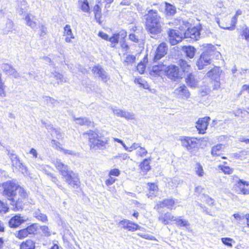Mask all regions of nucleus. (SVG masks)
Returning a JSON list of instances; mask_svg holds the SVG:
<instances>
[{
  "label": "nucleus",
  "mask_w": 249,
  "mask_h": 249,
  "mask_svg": "<svg viewBox=\"0 0 249 249\" xmlns=\"http://www.w3.org/2000/svg\"><path fill=\"white\" fill-rule=\"evenodd\" d=\"M143 17L145 20V29L151 37L162 32L163 22L157 10H149Z\"/></svg>",
  "instance_id": "1"
},
{
  "label": "nucleus",
  "mask_w": 249,
  "mask_h": 249,
  "mask_svg": "<svg viewBox=\"0 0 249 249\" xmlns=\"http://www.w3.org/2000/svg\"><path fill=\"white\" fill-rule=\"evenodd\" d=\"M83 135L88 137L90 149L98 150L107 148L108 144L107 138L99 136L98 134L91 130L84 133Z\"/></svg>",
  "instance_id": "2"
},
{
  "label": "nucleus",
  "mask_w": 249,
  "mask_h": 249,
  "mask_svg": "<svg viewBox=\"0 0 249 249\" xmlns=\"http://www.w3.org/2000/svg\"><path fill=\"white\" fill-rule=\"evenodd\" d=\"M3 188V195L11 202L10 204L14 206L15 196L16 185L15 183L11 181H7L2 184Z\"/></svg>",
  "instance_id": "3"
},
{
  "label": "nucleus",
  "mask_w": 249,
  "mask_h": 249,
  "mask_svg": "<svg viewBox=\"0 0 249 249\" xmlns=\"http://www.w3.org/2000/svg\"><path fill=\"white\" fill-rule=\"evenodd\" d=\"M65 182L70 186L73 188H78L80 184L78 174L71 171L63 178Z\"/></svg>",
  "instance_id": "4"
},
{
  "label": "nucleus",
  "mask_w": 249,
  "mask_h": 249,
  "mask_svg": "<svg viewBox=\"0 0 249 249\" xmlns=\"http://www.w3.org/2000/svg\"><path fill=\"white\" fill-rule=\"evenodd\" d=\"M211 51H206L201 54L200 58L196 62V65L199 70L207 69V66L211 65Z\"/></svg>",
  "instance_id": "5"
},
{
  "label": "nucleus",
  "mask_w": 249,
  "mask_h": 249,
  "mask_svg": "<svg viewBox=\"0 0 249 249\" xmlns=\"http://www.w3.org/2000/svg\"><path fill=\"white\" fill-rule=\"evenodd\" d=\"M168 39L171 45H175L181 42L182 38V34L178 30L169 29L167 32Z\"/></svg>",
  "instance_id": "6"
},
{
  "label": "nucleus",
  "mask_w": 249,
  "mask_h": 249,
  "mask_svg": "<svg viewBox=\"0 0 249 249\" xmlns=\"http://www.w3.org/2000/svg\"><path fill=\"white\" fill-rule=\"evenodd\" d=\"M168 46L165 43H160L157 48L156 51L154 53L153 61L154 62L161 59L167 53Z\"/></svg>",
  "instance_id": "7"
},
{
  "label": "nucleus",
  "mask_w": 249,
  "mask_h": 249,
  "mask_svg": "<svg viewBox=\"0 0 249 249\" xmlns=\"http://www.w3.org/2000/svg\"><path fill=\"white\" fill-rule=\"evenodd\" d=\"M199 140L200 139L198 140L196 138L189 137H183L181 139L182 146L185 147L188 150L196 147Z\"/></svg>",
  "instance_id": "8"
},
{
  "label": "nucleus",
  "mask_w": 249,
  "mask_h": 249,
  "mask_svg": "<svg viewBox=\"0 0 249 249\" xmlns=\"http://www.w3.org/2000/svg\"><path fill=\"white\" fill-rule=\"evenodd\" d=\"M166 72L168 77L174 81L182 77V74L179 71L178 67L176 66H168Z\"/></svg>",
  "instance_id": "9"
},
{
  "label": "nucleus",
  "mask_w": 249,
  "mask_h": 249,
  "mask_svg": "<svg viewBox=\"0 0 249 249\" xmlns=\"http://www.w3.org/2000/svg\"><path fill=\"white\" fill-rule=\"evenodd\" d=\"M126 36V32L124 30H121L118 33L113 34L112 36L109 37L108 39V40L111 42L110 47H115L119 41L124 40Z\"/></svg>",
  "instance_id": "10"
},
{
  "label": "nucleus",
  "mask_w": 249,
  "mask_h": 249,
  "mask_svg": "<svg viewBox=\"0 0 249 249\" xmlns=\"http://www.w3.org/2000/svg\"><path fill=\"white\" fill-rule=\"evenodd\" d=\"M36 231V226L34 224H32L25 229L19 230L18 235H17V237L22 239L27 237L29 235L35 234Z\"/></svg>",
  "instance_id": "11"
},
{
  "label": "nucleus",
  "mask_w": 249,
  "mask_h": 249,
  "mask_svg": "<svg viewBox=\"0 0 249 249\" xmlns=\"http://www.w3.org/2000/svg\"><path fill=\"white\" fill-rule=\"evenodd\" d=\"M54 164L59 174L62 176V178L71 171L67 165L65 164L60 160H56L54 161Z\"/></svg>",
  "instance_id": "12"
},
{
  "label": "nucleus",
  "mask_w": 249,
  "mask_h": 249,
  "mask_svg": "<svg viewBox=\"0 0 249 249\" xmlns=\"http://www.w3.org/2000/svg\"><path fill=\"white\" fill-rule=\"evenodd\" d=\"M210 120L209 117H205L198 119L196 122V127L199 131V133L204 134L205 133Z\"/></svg>",
  "instance_id": "13"
},
{
  "label": "nucleus",
  "mask_w": 249,
  "mask_h": 249,
  "mask_svg": "<svg viewBox=\"0 0 249 249\" xmlns=\"http://www.w3.org/2000/svg\"><path fill=\"white\" fill-rule=\"evenodd\" d=\"M92 71L94 74L98 75L104 83H107L109 79L107 72L99 65L93 67Z\"/></svg>",
  "instance_id": "14"
},
{
  "label": "nucleus",
  "mask_w": 249,
  "mask_h": 249,
  "mask_svg": "<svg viewBox=\"0 0 249 249\" xmlns=\"http://www.w3.org/2000/svg\"><path fill=\"white\" fill-rule=\"evenodd\" d=\"M119 225L123 228L129 231H133L139 229L140 227L137 224L127 219H123L119 222Z\"/></svg>",
  "instance_id": "15"
},
{
  "label": "nucleus",
  "mask_w": 249,
  "mask_h": 249,
  "mask_svg": "<svg viewBox=\"0 0 249 249\" xmlns=\"http://www.w3.org/2000/svg\"><path fill=\"white\" fill-rule=\"evenodd\" d=\"M17 191H18V194L21 197L17 200V210H18L19 209H22L23 206L20 205V203L25 202L27 194L23 188L18 185H17Z\"/></svg>",
  "instance_id": "16"
},
{
  "label": "nucleus",
  "mask_w": 249,
  "mask_h": 249,
  "mask_svg": "<svg viewBox=\"0 0 249 249\" xmlns=\"http://www.w3.org/2000/svg\"><path fill=\"white\" fill-rule=\"evenodd\" d=\"M200 35L199 30L194 27L188 28L184 33V36L186 38H191L197 40L199 38Z\"/></svg>",
  "instance_id": "17"
},
{
  "label": "nucleus",
  "mask_w": 249,
  "mask_h": 249,
  "mask_svg": "<svg viewBox=\"0 0 249 249\" xmlns=\"http://www.w3.org/2000/svg\"><path fill=\"white\" fill-rule=\"evenodd\" d=\"M213 65H211L208 69H210V70L207 73V76L211 77L212 79L216 80L220 75V69L218 67H213Z\"/></svg>",
  "instance_id": "18"
},
{
  "label": "nucleus",
  "mask_w": 249,
  "mask_h": 249,
  "mask_svg": "<svg viewBox=\"0 0 249 249\" xmlns=\"http://www.w3.org/2000/svg\"><path fill=\"white\" fill-rule=\"evenodd\" d=\"M236 185L242 194L248 195L249 194V189L246 187V186L248 187L249 186V182L238 178L236 181Z\"/></svg>",
  "instance_id": "19"
},
{
  "label": "nucleus",
  "mask_w": 249,
  "mask_h": 249,
  "mask_svg": "<svg viewBox=\"0 0 249 249\" xmlns=\"http://www.w3.org/2000/svg\"><path fill=\"white\" fill-rule=\"evenodd\" d=\"M26 24L32 29L36 30L37 29V24L36 21L35 17L31 14H27L25 17Z\"/></svg>",
  "instance_id": "20"
},
{
  "label": "nucleus",
  "mask_w": 249,
  "mask_h": 249,
  "mask_svg": "<svg viewBox=\"0 0 249 249\" xmlns=\"http://www.w3.org/2000/svg\"><path fill=\"white\" fill-rule=\"evenodd\" d=\"M175 203V201L173 199H165L163 201L159 202L156 207L158 209L161 208L167 207L168 209L172 210L173 209Z\"/></svg>",
  "instance_id": "21"
},
{
  "label": "nucleus",
  "mask_w": 249,
  "mask_h": 249,
  "mask_svg": "<svg viewBox=\"0 0 249 249\" xmlns=\"http://www.w3.org/2000/svg\"><path fill=\"white\" fill-rule=\"evenodd\" d=\"M175 217L170 213H161L159 216V220L164 225L168 224L170 221H174Z\"/></svg>",
  "instance_id": "22"
},
{
  "label": "nucleus",
  "mask_w": 249,
  "mask_h": 249,
  "mask_svg": "<svg viewBox=\"0 0 249 249\" xmlns=\"http://www.w3.org/2000/svg\"><path fill=\"white\" fill-rule=\"evenodd\" d=\"M174 93L181 98H187L190 96L189 92L184 85L181 86L175 89Z\"/></svg>",
  "instance_id": "23"
},
{
  "label": "nucleus",
  "mask_w": 249,
  "mask_h": 249,
  "mask_svg": "<svg viewBox=\"0 0 249 249\" xmlns=\"http://www.w3.org/2000/svg\"><path fill=\"white\" fill-rule=\"evenodd\" d=\"M167 69L166 66L163 63H159L158 65H154L152 67L150 72L152 74L160 75L161 71H165Z\"/></svg>",
  "instance_id": "24"
},
{
  "label": "nucleus",
  "mask_w": 249,
  "mask_h": 249,
  "mask_svg": "<svg viewBox=\"0 0 249 249\" xmlns=\"http://www.w3.org/2000/svg\"><path fill=\"white\" fill-rule=\"evenodd\" d=\"M241 14H242V11L240 10H238L236 11L235 15H234V17H233V18L231 19V26H229V27L222 26L220 25L219 21L218 20L217 21V22L221 28H223L224 29H227V30H233L234 29L235 24H236L237 20V16L241 15Z\"/></svg>",
  "instance_id": "25"
},
{
  "label": "nucleus",
  "mask_w": 249,
  "mask_h": 249,
  "mask_svg": "<svg viewBox=\"0 0 249 249\" xmlns=\"http://www.w3.org/2000/svg\"><path fill=\"white\" fill-rule=\"evenodd\" d=\"M98 4L94 5L93 8V11L94 14L95 19L96 21L100 24H101V18H102V11L101 8L99 5V3H101V0L98 1Z\"/></svg>",
  "instance_id": "26"
},
{
  "label": "nucleus",
  "mask_w": 249,
  "mask_h": 249,
  "mask_svg": "<svg viewBox=\"0 0 249 249\" xmlns=\"http://www.w3.org/2000/svg\"><path fill=\"white\" fill-rule=\"evenodd\" d=\"M74 120L76 122V123L81 125H87V126H93V122L91 121L89 118L86 117L82 118H76L73 117Z\"/></svg>",
  "instance_id": "27"
},
{
  "label": "nucleus",
  "mask_w": 249,
  "mask_h": 249,
  "mask_svg": "<svg viewBox=\"0 0 249 249\" xmlns=\"http://www.w3.org/2000/svg\"><path fill=\"white\" fill-rule=\"evenodd\" d=\"M148 186L149 187V193L146 195L148 198L152 199L158 193V187L157 185L153 183H148Z\"/></svg>",
  "instance_id": "28"
},
{
  "label": "nucleus",
  "mask_w": 249,
  "mask_h": 249,
  "mask_svg": "<svg viewBox=\"0 0 249 249\" xmlns=\"http://www.w3.org/2000/svg\"><path fill=\"white\" fill-rule=\"evenodd\" d=\"M18 166V170L24 177H28L30 175V172L28 170L27 167L23 163L21 162L19 160L17 159V166Z\"/></svg>",
  "instance_id": "29"
},
{
  "label": "nucleus",
  "mask_w": 249,
  "mask_h": 249,
  "mask_svg": "<svg viewBox=\"0 0 249 249\" xmlns=\"http://www.w3.org/2000/svg\"><path fill=\"white\" fill-rule=\"evenodd\" d=\"M78 4L83 12L90 13L89 3L88 0H78Z\"/></svg>",
  "instance_id": "30"
},
{
  "label": "nucleus",
  "mask_w": 249,
  "mask_h": 249,
  "mask_svg": "<svg viewBox=\"0 0 249 249\" xmlns=\"http://www.w3.org/2000/svg\"><path fill=\"white\" fill-rule=\"evenodd\" d=\"M186 82L188 85L192 88L196 87L197 85V81L195 79L194 76L191 73L187 74Z\"/></svg>",
  "instance_id": "31"
},
{
  "label": "nucleus",
  "mask_w": 249,
  "mask_h": 249,
  "mask_svg": "<svg viewBox=\"0 0 249 249\" xmlns=\"http://www.w3.org/2000/svg\"><path fill=\"white\" fill-rule=\"evenodd\" d=\"M223 146L221 144H217L212 148L211 154L213 156H219L223 151Z\"/></svg>",
  "instance_id": "32"
},
{
  "label": "nucleus",
  "mask_w": 249,
  "mask_h": 249,
  "mask_svg": "<svg viewBox=\"0 0 249 249\" xmlns=\"http://www.w3.org/2000/svg\"><path fill=\"white\" fill-rule=\"evenodd\" d=\"M35 243L31 240H27L22 242L20 246V249H35Z\"/></svg>",
  "instance_id": "33"
},
{
  "label": "nucleus",
  "mask_w": 249,
  "mask_h": 249,
  "mask_svg": "<svg viewBox=\"0 0 249 249\" xmlns=\"http://www.w3.org/2000/svg\"><path fill=\"white\" fill-rule=\"evenodd\" d=\"M183 51L187 57L190 58L194 57L196 52V49L194 47L190 46H185L183 48Z\"/></svg>",
  "instance_id": "34"
},
{
  "label": "nucleus",
  "mask_w": 249,
  "mask_h": 249,
  "mask_svg": "<svg viewBox=\"0 0 249 249\" xmlns=\"http://www.w3.org/2000/svg\"><path fill=\"white\" fill-rule=\"evenodd\" d=\"M178 64L184 72L187 73L189 72L191 69V66L186 62V61L181 59L178 61Z\"/></svg>",
  "instance_id": "35"
},
{
  "label": "nucleus",
  "mask_w": 249,
  "mask_h": 249,
  "mask_svg": "<svg viewBox=\"0 0 249 249\" xmlns=\"http://www.w3.org/2000/svg\"><path fill=\"white\" fill-rule=\"evenodd\" d=\"M174 221H176V224L178 226L187 227L190 225L188 220L181 219L180 216L178 217H175Z\"/></svg>",
  "instance_id": "36"
},
{
  "label": "nucleus",
  "mask_w": 249,
  "mask_h": 249,
  "mask_svg": "<svg viewBox=\"0 0 249 249\" xmlns=\"http://www.w3.org/2000/svg\"><path fill=\"white\" fill-rule=\"evenodd\" d=\"M151 160L150 158L145 159L143 160L140 164V166L142 170L148 171L150 169V166L149 165V161Z\"/></svg>",
  "instance_id": "37"
},
{
  "label": "nucleus",
  "mask_w": 249,
  "mask_h": 249,
  "mask_svg": "<svg viewBox=\"0 0 249 249\" xmlns=\"http://www.w3.org/2000/svg\"><path fill=\"white\" fill-rule=\"evenodd\" d=\"M28 220V217L21 214H17V227Z\"/></svg>",
  "instance_id": "38"
},
{
  "label": "nucleus",
  "mask_w": 249,
  "mask_h": 249,
  "mask_svg": "<svg viewBox=\"0 0 249 249\" xmlns=\"http://www.w3.org/2000/svg\"><path fill=\"white\" fill-rule=\"evenodd\" d=\"M166 14L167 15H173L176 12V7L169 4L166 2V9H165Z\"/></svg>",
  "instance_id": "39"
},
{
  "label": "nucleus",
  "mask_w": 249,
  "mask_h": 249,
  "mask_svg": "<svg viewBox=\"0 0 249 249\" xmlns=\"http://www.w3.org/2000/svg\"><path fill=\"white\" fill-rule=\"evenodd\" d=\"M34 215L37 219L42 222H46L47 220V217L46 214L41 213L39 210L36 211L34 213Z\"/></svg>",
  "instance_id": "40"
},
{
  "label": "nucleus",
  "mask_w": 249,
  "mask_h": 249,
  "mask_svg": "<svg viewBox=\"0 0 249 249\" xmlns=\"http://www.w3.org/2000/svg\"><path fill=\"white\" fill-rule=\"evenodd\" d=\"M18 6L20 7L21 14L27 11V3L25 0H18Z\"/></svg>",
  "instance_id": "41"
},
{
  "label": "nucleus",
  "mask_w": 249,
  "mask_h": 249,
  "mask_svg": "<svg viewBox=\"0 0 249 249\" xmlns=\"http://www.w3.org/2000/svg\"><path fill=\"white\" fill-rule=\"evenodd\" d=\"M53 77L57 81V84H62L66 81L63 77V76L57 72L53 73Z\"/></svg>",
  "instance_id": "42"
},
{
  "label": "nucleus",
  "mask_w": 249,
  "mask_h": 249,
  "mask_svg": "<svg viewBox=\"0 0 249 249\" xmlns=\"http://www.w3.org/2000/svg\"><path fill=\"white\" fill-rule=\"evenodd\" d=\"M143 59H144L143 60V62H140L138 64L137 67V70L138 71L139 73H141V74L143 73L144 72V71H145V65L144 64V62H147V56L143 58Z\"/></svg>",
  "instance_id": "43"
},
{
  "label": "nucleus",
  "mask_w": 249,
  "mask_h": 249,
  "mask_svg": "<svg viewBox=\"0 0 249 249\" xmlns=\"http://www.w3.org/2000/svg\"><path fill=\"white\" fill-rule=\"evenodd\" d=\"M122 117H124L127 120H133L135 119V114L132 112H129L123 110Z\"/></svg>",
  "instance_id": "44"
},
{
  "label": "nucleus",
  "mask_w": 249,
  "mask_h": 249,
  "mask_svg": "<svg viewBox=\"0 0 249 249\" xmlns=\"http://www.w3.org/2000/svg\"><path fill=\"white\" fill-rule=\"evenodd\" d=\"M148 152L145 148L140 146L136 151V155L139 157H143L146 156Z\"/></svg>",
  "instance_id": "45"
},
{
  "label": "nucleus",
  "mask_w": 249,
  "mask_h": 249,
  "mask_svg": "<svg viewBox=\"0 0 249 249\" xmlns=\"http://www.w3.org/2000/svg\"><path fill=\"white\" fill-rule=\"evenodd\" d=\"M2 68L7 74H12L14 73V69L9 64H5Z\"/></svg>",
  "instance_id": "46"
},
{
  "label": "nucleus",
  "mask_w": 249,
  "mask_h": 249,
  "mask_svg": "<svg viewBox=\"0 0 249 249\" xmlns=\"http://www.w3.org/2000/svg\"><path fill=\"white\" fill-rule=\"evenodd\" d=\"M195 171L196 174L199 177H202L204 174V171L202 168V166L199 163H197L196 164V167L195 168Z\"/></svg>",
  "instance_id": "47"
},
{
  "label": "nucleus",
  "mask_w": 249,
  "mask_h": 249,
  "mask_svg": "<svg viewBox=\"0 0 249 249\" xmlns=\"http://www.w3.org/2000/svg\"><path fill=\"white\" fill-rule=\"evenodd\" d=\"M51 134L53 136H55L58 140L62 139L63 138V134L60 132L58 129L53 128Z\"/></svg>",
  "instance_id": "48"
},
{
  "label": "nucleus",
  "mask_w": 249,
  "mask_h": 249,
  "mask_svg": "<svg viewBox=\"0 0 249 249\" xmlns=\"http://www.w3.org/2000/svg\"><path fill=\"white\" fill-rule=\"evenodd\" d=\"M135 59L136 57L134 55L129 54L126 57L124 61V63L125 65L130 64L134 63Z\"/></svg>",
  "instance_id": "49"
},
{
  "label": "nucleus",
  "mask_w": 249,
  "mask_h": 249,
  "mask_svg": "<svg viewBox=\"0 0 249 249\" xmlns=\"http://www.w3.org/2000/svg\"><path fill=\"white\" fill-rule=\"evenodd\" d=\"M50 179L55 183L59 189L61 190L65 189L60 184V181L53 175H51L50 177Z\"/></svg>",
  "instance_id": "50"
},
{
  "label": "nucleus",
  "mask_w": 249,
  "mask_h": 249,
  "mask_svg": "<svg viewBox=\"0 0 249 249\" xmlns=\"http://www.w3.org/2000/svg\"><path fill=\"white\" fill-rule=\"evenodd\" d=\"M64 33L65 35H67L71 36V38H74V36L72 34L71 26L69 25H66L64 27Z\"/></svg>",
  "instance_id": "51"
},
{
  "label": "nucleus",
  "mask_w": 249,
  "mask_h": 249,
  "mask_svg": "<svg viewBox=\"0 0 249 249\" xmlns=\"http://www.w3.org/2000/svg\"><path fill=\"white\" fill-rule=\"evenodd\" d=\"M220 169L226 174H231L233 172L232 169L227 166H222L220 167Z\"/></svg>",
  "instance_id": "52"
},
{
  "label": "nucleus",
  "mask_w": 249,
  "mask_h": 249,
  "mask_svg": "<svg viewBox=\"0 0 249 249\" xmlns=\"http://www.w3.org/2000/svg\"><path fill=\"white\" fill-rule=\"evenodd\" d=\"M29 78L35 80H39L40 78L35 71H31L29 72Z\"/></svg>",
  "instance_id": "53"
},
{
  "label": "nucleus",
  "mask_w": 249,
  "mask_h": 249,
  "mask_svg": "<svg viewBox=\"0 0 249 249\" xmlns=\"http://www.w3.org/2000/svg\"><path fill=\"white\" fill-rule=\"evenodd\" d=\"M49 167L48 166L46 165H39L38 168L41 170H42L44 171V172L48 176H50V177L53 174L50 173L49 171H48L47 168Z\"/></svg>",
  "instance_id": "54"
},
{
  "label": "nucleus",
  "mask_w": 249,
  "mask_h": 249,
  "mask_svg": "<svg viewBox=\"0 0 249 249\" xmlns=\"http://www.w3.org/2000/svg\"><path fill=\"white\" fill-rule=\"evenodd\" d=\"M221 241L222 242V243L226 245V246H229V247H231L232 246V244L231 243V242L232 241V239L230 238H227V237H226V238H221Z\"/></svg>",
  "instance_id": "55"
},
{
  "label": "nucleus",
  "mask_w": 249,
  "mask_h": 249,
  "mask_svg": "<svg viewBox=\"0 0 249 249\" xmlns=\"http://www.w3.org/2000/svg\"><path fill=\"white\" fill-rule=\"evenodd\" d=\"M241 35L243 36L245 39L247 41H249V29L246 28L243 30L241 33Z\"/></svg>",
  "instance_id": "56"
},
{
  "label": "nucleus",
  "mask_w": 249,
  "mask_h": 249,
  "mask_svg": "<svg viewBox=\"0 0 249 249\" xmlns=\"http://www.w3.org/2000/svg\"><path fill=\"white\" fill-rule=\"evenodd\" d=\"M138 235L140 236H141L143 238L146 239H149L150 240H156V238H155L154 236H153L150 234H149L138 233Z\"/></svg>",
  "instance_id": "57"
},
{
  "label": "nucleus",
  "mask_w": 249,
  "mask_h": 249,
  "mask_svg": "<svg viewBox=\"0 0 249 249\" xmlns=\"http://www.w3.org/2000/svg\"><path fill=\"white\" fill-rule=\"evenodd\" d=\"M45 100L47 103L49 105L51 104L54 106L57 103V101L50 97L46 96Z\"/></svg>",
  "instance_id": "58"
},
{
  "label": "nucleus",
  "mask_w": 249,
  "mask_h": 249,
  "mask_svg": "<svg viewBox=\"0 0 249 249\" xmlns=\"http://www.w3.org/2000/svg\"><path fill=\"white\" fill-rule=\"evenodd\" d=\"M43 233L45 236H49L51 235V232L49 230V228L47 226H43L41 227Z\"/></svg>",
  "instance_id": "59"
},
{
  "label": "nucleus",
  "mask_w": 249,
  "mask_h": 249,
  "mask_svg": "<svg viewBox=\"0 0 249 249\" xmlns=\"http://www.w3.org/2000/svg\"><path fill=\"white\" fill-rule=\"evenodd\" d=\"M116 180V179L115 178L109 176V178L105 181V183L107 186H109L114 183Z\"/></svg>",
  "instance_id": "60"
},
{
  "label": "nucleus",
  "mask_w": 249,
  "mask_h": 249,
  "mask_svg": "<svg viewBox=\"0 0 249 249\" xmlns=\"http://www.w3.org/2000/svg\"><path fill=\"white\" fill-rule=\"evenodd\" d=\"M113 113L118 117H122L123 110L119 108H112Z\"/></svg>",
  "instance_id": "61"
},
{
  "label": "nucleus",
  "mask_w": 249,
  "mask_h": 249,
  "mask_svg": "<svg viewBox=\"0 0 249 249\" xmlns=\"http://www.w3.org/2000/svg\"><path fill=\"white\" fill-rule=\"evenodd\" d=\"M7 210L6 205L0 200V213H5Z\"/></svg>",
  "instance_id": "62"
},
{
  "label": "nucleus",
  "mask_w": 249,
  "mask_h": 249,
  "mask_svg": "<svg viewBox=\"0 0 249 249\" xmlns=\"http://www.w3.org/2000/svg\"><path fill=\"white\" fill-rule=\"evenodd\" d=\"M120 174V171L118 169H113L110 170L109 173V176H114L118 177Z\"/></svg>",
  "instance_id": "63"
},
{
  "label": "nucleus",
  "mask_w": 249,
  "mask_h": 249,
  "mask_svg": "<svg viewBox=\"0 0 249 249\" xmlns=\"http://www.w3.org/2000/svg\"><path fill=\"white\" fill-rule=\"evenodd\" d=\"M129 38L131 41L137 43L139 41L138 37L134 34H130L129 36Z\"/></svg>",
  "instance_id": "64"
}]
</instances>
